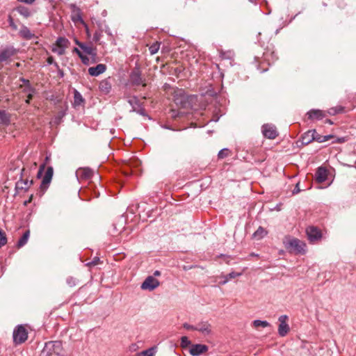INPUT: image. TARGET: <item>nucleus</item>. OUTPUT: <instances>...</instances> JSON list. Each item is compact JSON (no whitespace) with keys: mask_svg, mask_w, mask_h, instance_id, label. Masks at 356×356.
<instances>
[{"mask_svg":"<svg viewBox=\"0 0 356 356\" xmlns=\"http://www.w3.org/2000/svg\"><path fill=\"white\" fill-rule=\"evenodd\" d=\"M47 62L49 65H52V64H54L56 67H58V64L54 62V59L53 58V56H49L47 59Z\"/></svg>","mask_w":356,"mask_h":356,"instance_id":"de8ad7c7","label":"nucleus"},{"mask_svg":"<svg viewBox=\"0 0 356 356\" xmlns=\"http://www.w3.org/2000/svg\"><path fill=\"white\" fill-rule=\"evenodd\" d=\"M314 134H316V131L315 129L309 130L305 132L302 136V143L304 145H308L312 141H314L315 139Z\"/></svg>","mask_w":356,"mask_h":356,"instance_id":"a211bd4d","label":"nucleus"},{"mask_svg":"<svg viewBox=\"0 0 356 356\" xmlns=\"http://www.w3.org/2000/svg\"><path fill=\"white\" fill-rule=\"evenodd\" d=\"M7 243V238L6 233L0 229V248L5 245Z\"/></svg>","mask_w":356,"mask_h":356,"instance_id":"c9c22d12","label":"nucleus"},{"mask_svg":"<svg viewBox=\"0 0 356 356\" xmlns=\"http://www.w3.org/2000/svg\"><path fill=\"white\" fill-rule=\"evenodd\" d=\"M16 53V49L13 47H7L0 49V63L6 61Z\"/></svg>","mask_w":356,"mask_h":356,"instance_id":"1a4fd4ad","label":"nucleus"},{"mask_svg":"<svg viewBox=\"0 0 356 356\" xmlns=\"http://www.w3.org/2000/svg\"><path fill=\"white\" fill-rule=\"evenodd\" d=\"M307 115L310 120H322L325 117L324 111L319 109H312L307 112Z\"/></svg>","mask_w":356,"mask_h":356,"instance_id":"2eb2a0df","label":"nucleus"},{"mask_svg":"<svg viewBox=\"0 0 356 356\" xmlns=\"http://www.w3.org/2000/svg\"><path fill=\"white\" fill-rule=\"evenodd\" d=\"M23 91L27 94L34 93L35 88L33 87H32V86H26V87H24Z\"/></svg>","mask_w":356,"mask_h":356,"instance_id":"58836bf2","label":"nucleus"},{"mask_svg":"<svg viewBox=\"0 0 356 356\" xmlns=\"http://www.w3.org/2000/svg\"><path fill=\"white\" fill-rule=\"evenodd\" d=\"M160 48V43L159 42H155L152 44L149 47V50L152 55L155 54L158 52Z\"/></svg>","mask_w":356,"mask_h":356,"instance_id":"72a5a7b5","label":"nucleus"},{"mask_svg":"<svg viewBox=\"0 0 356 356\" xmlns=\"http://www.w3.org/2000/svg\"><path fill=\"white\" fill-rule=\"evenodd\" d=\"M159 286V281L153 276H148L141 284L143 290L153 291Z\"/></svg>","mask_w":356,"mask_h":356,"instance_id":"423d86ee","label":"nucleus"},{"mask_svg":"<svg viewBox=\"0 0 356 356\" xmlns=\"http://www.w3.org/2000/svg\"><path fill=\"white\" fill-rule=\"evenodd\" d=\"M112 84L110 81V78L105 79L100 81L99 85V90L104 93L108 94L111 90Z\"/></svg>","mask_w":356,"mask_h":356,"instance_id":"f3484780","label":"nucleus"},{"mask_svg":"<svg viewBox=\"0 0 356 356\" xmlns=\"http://www.w3.org/2000/svg\"><path fill=\"white\" fill-rule=\"evenodd\" d=\"M20 81L22 82L23 85H21L20 87L22 88L23 86L24 87H26V86H31L30 81L28 79H25L24 78L20 79Z\"/></svg>","mask_w":356,"mask_h":356,"instance_id":"49530a36","label":"nucleus"},{"mask_svg":"<svg viewBox=\"0 0 356 356\" xmlns=\"http://www.w3.org/2000/svg\"><path fill=\"white\" fill-rule=\"evenodd\" d=\"M32 183V181H29L28 179H21L17 182L16 187L17 188L24 189L26 191L30 187Z\"/></svg>","mask_w":356,"mask_h":356,"instance_id":"b1692460","label":"nucleus"},{"mask_svg":"<svg viewBox=\"0 0 356 356\" xmlns=\"http://www.w3.org/2000/svg\"><path fill=\"white\" fill-rule=\"evenodd\" d=\"M343 110H344V108L343 106H337L336 107L330 108L327 111V113L330 115H336L337 113H342L343 111Z\"/></svg>","mask_w":356,"mask_h":356,"instance_id":"c756f323","label":"nucleus"},{"mask_svg":"<svg viewBox=\"0 0 356 356\" xmlns=\"http://www.w3.org/2000/svg\"><path fill=\"white\" fill-rule=\"evenodd\" d=\"M51 51L54 53L58 54V56H62V55L65 54V49L56 46L55 44L52 47Z\"/></svg>","mask_w":356,"mask_h":356,"instance_id":"f704fd0d","label":"nucleus"},{"mask_svg":"<svg viewBox=\"0 0 356 356\" xmlns=\"http://www.w3.org/2000/svg\"><path fill=\"white\" fill-rule=\"evenodd\" d=\"M191 341L188 339V338L187 337H182L181 338V346L183 348H186V347H188L189 345H191Z\"/></svg>","mask_w":356,"mask_h":356,"instance_id":"e433bc0d","label":"nucleus"},{"mask_svg":"<svg viewBox=\"0 0 356 356\" xmlns=\"http://www.w3.org/2000/svg\"><path fill=\"white\" fill-rule=\"evenodd\" d=\"M314 136L315 137L314 140H316L318 143L325 142V138H323V136L318 134L317 132H316V134H314Z\"/></svg>","mask_w":356,"mask_h":356,"instance_id":"ea45409f","label":"nucleus"},{"mask_svg":"<svg viewBox=\"0 0 356 356\" xmlns=\"http://www.w3.org/2000/svg\"><path fill=\"white\" fill-rule=\"evenodd\" d=\"M29 236H30L29 230H27L24 233L22 236L19 239L17 244V245L19 248L23 247L27 243Z\"/></svg>","mask_w":356,"mask_h":356,"instance_id":"393cba45","label":"nucleus"},{"mask_svg":"<svg viewBox=\"0 0 356 356\" xmlns=\"http://www.w3.org/2000/svg\"><path fill=\"white\" fill-rule=\"evenodd\" d=\"M54 170L51 166L47 167L46 171L44 172V175L42 177V180L41 182V187L43 188H47L50 184L52 177H53Z\"/></svg>","mask_w":356,"mask_h":356,"instance_id":"9b49d317","label":"nucleus"},{"mask_svg":"<svg viewBox=\"0 0 356 356\" xmlns=\"http://www.w3.org/2000/svg\"><path fill=\"white\" fill-rule=\"evenodd\" d=\"M327 122L332 124V122L330 120H327Z\"/></svg>","mask_w":356,"mask_h":356,"instance_id":"bf43d9fd","label":"nucleus"},{"mask_svg":"<svg viewBox=\"0 0 356 356\" xmlns=\"http://www.w3.org/2000/svg\"><path fill=\"white\" fill-rule=\"evenodd\" d=\"M74 104L76 105H80L83 102V98L81 93H79L77 90L74 91Z\"/></svg>","mask_w":356,"mask_h":356,"instance_id":"7c9ffc66","label":"nucleus"},{"mask_svg":"<svg viewBox=\"0 0 356 356\" xmlns=\"http://www.w3.org/2000/svg\"><path fill=\"white\" fill-rule=\"evenodd\" d=\"M61 347L62 343L60 341H49L45 343L44 347L40 353V356L58 355Z\"/></svg>","mask_w":356,"mask_h":356,"instance_id":"f03ea898","label":"nucleus"},{"mask_svg":"<svg viewBox=\"0 0 356 356\" xmlns=\"http://www.w3.org/2000/svg\"><path fill=\"white\" fill-rule=\"evenodd\" d=\"M130 79L134 85L139 86L142 84L143 86H145V83H143L140 72L138 70H134L132 71L130 75Z\"/></svg>","mask_w":356,"mask_h":356,"instance_id":"4468645a","label":"nucleus"},{"mask_svg":"<svg viewBox=\"0 0 356 356\" xmlns=\"http://www.w3.org/2000/svg\"><path fill=\"white\" fill-rule=\"evenodd\" d=\"M261 129L264 136L267 138L275 139L278 135L276 127L273 124H264Z\"/></svg>","mask_w":356,"mask_h":356,"instance_id":"0eeeda50","label":"nucleus"},{"mask_svg":"<svg viewBox=\"0 0 356 356\" xmlns=\"http://www.w3.org/2000/svg\"><path fill=\"white\" fill-rule=\"evenodd\" d=\"M157 351V347L153 346L145 350L138 353L136 356H154Z\"/></svg>","mask_w":356,"mask_h":356,"instance_id":"5701e85b","label":"nucleus"},{"mask_svg":"<svg viewBox=\"0 0 356 356\" xmlns=\"http://www.w3.org/2000/svg\"><path fill=\"white\" fill-rule=\"evenodd\" d=\"M250 1H251V2L254 3V2H255V1H256V0H250Z\"/></svg>","mask_w":356,"mask_h":356,"instance_id":"13d9d810","label":"nucleus"},{"mask_svg":"<svg viewBox=\"0 0 356 356\" xmlns=\"http://www.w3.org/2000/svg\"><path fill=\"white\" fill-rule=\"evenodd\" d=\"M55 44L59 47L66 49L69 47L70 42L66 38L58 37L55 42Z\"/></svg>","mask_w":356,"mask_h":356,"instance_id":"6ab92c4d","label":"nucleus"},{"mask_svg":"<svg viewBox=\"0 0 356 356\" xmlns=\"http://www.w3.org/2000/svg\"><path fill=\"white\" fill-rule=\"evenodd\" d=\"M72 52L76 53L79 56V57L83 54V53L76 47H74L73 49Z\"/></svg>","mask_w":356,"mask_h":356,"instance_id":"09e8293b","label":"nucleus"},{"mask_svg":"<svg viewBox=\"0 0 356 356\" xmlns=\"http://www.w3.org/2000/svg\"><path fill=\"white\" fill-rule=\"evenodd\" d=\"M267 231L262 227H259L253 234L252 236L256 240L263 238L267 234Z\"/></svg>","mask_w":356,"mask_h":356,"instance_id":"412c9836","label":"nucleus"},{"mask_svg":"<svg viewBox=\"0 0 356 356\" xmlns=\"http://www.w3.org/2000/svg\"><path fill=\"white\" fill-rule=\"evenodd\" d=\"M252 325L255 328H258L259 327H266L270 326V323L266 321L254 320L252 322Z\"/></svg>","mask_w":356,"mask_h":356,"instance_id":"cd10ccee","label":"nucleus"},{"mask_svg":"<svg viewBox=\"0 0 356 356\" xmlns=\"http://www.w3.org/2000/svg\"><path fill=\"white\" fill-rule=\"evenodd\" d=\"M92 170L89 168H79L76 171V176L78 179L86 180L92 177Z\"/></svg>","mask_w":356,"mask_h":356,"instance_id":"9d476101","label":"nucleus"},{"mask_svg":"<svg viewBox=\"0 0 356 356\" xmlns=\"http://www.w3.org/2000/svg\"><path fill=\"white\" fill-rule=\"evenodd\" d=\"M355 168H356V160H355Z\"/></svg>","mask_w":356,"mask_h":356,"instance_id":"052dcab7","label":"nucleus"},{"mask_svg":"<svg viewBox=\"0 0 356 356\" xmlns=\"http://www.w3.org/2000/svg\"><path fill=\"white\" fill-rule=\"evenodd\" d=\"M67 283L70 286H74L76 285V280L73 277H68L67 279Z\"/></svg>","mask_w":356,"mask_h":356,"instance_id":"37998d69","label":"nucleus"},{"mask_svg":"<svg viewBox=\"0 0 356 356\" xmlns=\"http://www.w3.org/2000/svg\"><path fill=\"white\" fill-rule=\"evenodd\" d=\"M94 40L98 41L99 40V35L97 33H95L94 35Z\"/></svg>","mask_w":356,"mask_h":356,"instance_id":"864d4df0","label":"nucleus"},{"mask_svg":"<svg viewBox=\"0 0 356 356\" xmlns=\"http://www.w3.org/2000/svg\"><path fill=\"white\" fill-rule=\"evenodd\" d=\"M9 122V117L4 111L0 110V124H6Z\"/></svg>","mask_w":356,"mask_h":356,"instance_id":"2f4dec72","label":"nucleus"},{"mask_svg":"<svg viewBox=\"0 0 356 356\" xmlns=\"http://www.w3.org/2000/svg\"><path fill=\"white\" fill-rule=\"evenodd\" d=\"M74 14L72 17V19L74 22L82 21L79 9L76 8L75 6H74Z\"/></svg>","mask_w":356,"mask_h":356,"instance_id":"473e14b6","label":"nucleus"},{"mask_svg":"<svg viewBox=\"0 0 356 356\" xmlns=\"http://www.w3.org/2000/svg\"><path fill=\"white\" fill-rule=\"evenodd\" d=\"M284 243L285 248L291 252L302 254L306 252V244L298 238H286Z\"/></svg>","mask_w":356,"mask_h":356,"instance_id":"f257e3e1","label":"nucleus"},{"mask_svg":"<svg viewBox=\"0 0 356 356\" xmlns=\"http://www.w3.org/2000/svg\"><path fill=\"white\" fill-rule=\"evenodd\" d=\"M327 172L325 168L320 167L317 169L315 174V179L318 183H323L327 179Z\"/></svg>","mask_w":356,"mask_h":356,"instance_id":"dca6fc26","label":"nucleus"},{"mask_svg":"<svg viewBox=\"0 0 356 356\" xmlns=\"http://www.w3.org/2000/svg\"><path fill=\"white\" fill-rule=\"evenodd\" d=\"M79 47L83 50L84 53L88 55H96L95 49L92 47V45H88L82 42Z\"/></svg>","mask_w":356,"mask_h":356,"instance_id":"aec40b11","label":"nucleus"},{"mask_svg":"<svg viewBox=\"0 0 356 356\" xmlns=\"http://www.w3.org/2000/svg\"><path fill=\"white\" fill-rule=\"evenodd\" d=\"M333 136L332 135H327V136H323V138H325V142L327 141L330 138H332Z\"/></svg>","mask_w":356,"mask_h":356,"instance_id":"5fc2aeb1","label":"nucleus"},{"mask_svg":"<svg viewBox=\"0 0 356 356\" xmlns=\"http://www.w3.org/2000/svg\"><path fill=\"white\" fill-rule=\"evenodd\" d=\"M16 10L17 11V13H19L21 15L25 17H28L29 16H30V11L29 10L24 7V6H19L16 8Z\"/></svg>","mask_w":356,"mask_h":356,"instance_id":"c85d7f7f","label":"nucleus"},{"mask_svg":"<svg viewBox=\"0 0 356 356\" xmlns=\"http://www.w3.org/2000/svg\"><path fill=\"white\" fill-rule=\"evenodd\" d=\"M300 191V189L299 188V183H298L296 185V187L295 188L293 189V194H297Z\"/></svg>","mask_w":356,"mask_h":356,"instance_id":"3c124183","label":"nucleus"},{"mask_svg":"<svg viewBox=\"0 0 356 356\" xmlns=\"http://www.w3.org/2000/svg\"><path fill=\"white\" fill-rule=\"evenodd\" d=\"M44 169H45V165L44 164H42V165H41L40 166V168H39L38 174H37V177L38 178H40L42 177V172L44 170Z\"/></svg>","mask_w":356,"mask_h":356,"instance_id":"a18cd8bd","label":"nucleus"},{"mask_svg":"<svg viewBox=\"0 0 356 356\" xmlns=\"http://www.w3.org/2000/svg\"><path fill=\"white\" fill-rule=\"evenodd\" d=\"M208 347L203 344H195L193 345L190 348V354L193 356H198L201 354L207 352Z\"/></svg>","mask_w":356,"mask_h":356,"instance_id":"f8f14e48","label":"nucleus"},{"mask_svg":"<svg viewBox=\"0 0 356 356\" xmlns=\"http://www.w3.org/2000/svg\"><path fill=\"white\" fill-rule=\"evenodd\" d=\"M99 259H94L92 262L89 263L88 265L89 266H95L98 264Z\"/></svg>","mask_w":356,"mask_h":356,"instance_id":"603ef678","label":"nucleus"},{"mask_svg":"<svg viewBox=\"0 0 356 356\" xmlns=\"http://www.w3.org/2000/svg\"><path fill=\"white\" fill-rule=\"evenodd\" d=\"M183 327L187 330H195V325H190L187 323H184Z\"/></svg>","mask_w":356,"mask_h":356,"instance_id":"c03bdc74","label":"nucleus"},{"mask_svg":"<svg viewBox=\"0 0 356 356\" xmlns=\"http://www.w3.org/2000/svg\"><path fill=\"white\" fill-rule=\"evenodd\" d=\"M33 94L34 93H29V94H28L27 99H26V104H30V101H31V99H32V98L33 97Z\"/></svg>","mask_w":356,"mask_h":356,"instance_id":"8fccbe9b","label":"nucleus"},{"mask_svg":"<svg viewBox=\"0 0 356 356\" xmlns=\"http://www.w3.org/2000/svg\"><path fill=\"white\" fill-rule=\"evenodd\" d=\"M74 41L75 44H76V45H78L79 47H80V45H81V43H82L81 42H80V41H79L78 39H76V38H74Z\"/></svg>","mask_w":356,"mask_h":356,"instance_id":"6e6d98bb","label":"nucleus"},{"mask_svg":"<svg viewBox=\"0 0 356 356\" xmlns=\"http://www.w3.org/2000/svg\"><path fill=\"white\" fill-rule=\"evenodd\" d=\"M306 233L311 243H315L321 238L320 230L315 227H309L307 228Z\"/></svg>","mask_w":356,"mask_h":356,"instance_id":"6e6552de","label":"nucleus"},{"mask_svg":"<svg viewBox=\"0 0 356 356\" xmlns=\"http://www.w3.org/2000/svg\"><path fill=\"white\" fill-rule=\"evenodd\" d=\"M242 275V273L231 272L227 275L222 276L223 280L220 282V284H225L229 280L236 278Z\"/></svg>","mask_w":356,"mask_h":356,"instance_id":"4be33fe9","label":"nucleus"},{"mask_svg":"<svg viewBox=\"0 0 356 356\" xmlns=\"http://www.w3.org/2000/svg\"><path fill=\"white\" fill-rule=\"evenodd\" d=\"M155 276H159L161 275V273L159 270H156L154 273Z\"/></svg>","mask_w":356,"mask_h":356,"instance_id":"4d7b16f0","label":"nucleus"},{"mask_svg":"<svg viewBox=\"0 0 356 356\" xmlns=\"http://www.w3.org/2000/svg\"><path fill=\"white\" fill-rule=\"evenodd\" d=\"M13 342L17 344H21L25 342L28 339V332L22 325L17 326L13 331Z\"/></svg>","mask_w":356,"mask_h":356,"instance_id":"7ed1b4c3","label":"nucleus"},{"mask_svg":"<svg viewBox=\"0 0 356 356\" xmlns=\"http://www.w3.org/2000/svg\"><path fill=\"white\" fill-rule=\"evenodd\" d=\"M19 35L25 39H31L33 34L31 33L30 30L26 26H23L20 31Z\"/></svg>","mask_w":356,"mask_h":356,"instance_id":"bb28decb","label":"nucleus"},{"mask_svg":"<svg viewBox=\"0 0 356 356\" xmlns=\"http://www.w3.org/2000/svg\"><path fill=\"white\" fill-rule=\"evenodd\" d=\"M176 96H179V98H176L175 99V103L177 104H181L184 102V100L185 99L184 91L181 89L175 90V97Z\"/></svg>","mask_w":356,"mask_h":356,"instance_id":"a878e982","label":"nucleus"},{"mask_svg":"<svg viewBox=\"0 0 356 356\" xmlns=\"http://www.w3.org/2000/svg\"><path fill=\"white\" fill-rule=\"evenodd\" d=\"M195 330L203 336H209L212 334V326L208 321H200L195 325Z\"/></svg>","mask_w":356,"mask_h":356,"instance_id":"39448f33","label":"nucleus"},{"mask_svg":"<svg viewBox=\"0 0 356 356\" xmlns=\"http://www.w3.org/2000/svg\"><path fill=\"white\" fill-rule=\"evenodd\" d=\"M229 150L228 149H222L218 152V157L220 159H224L229 154Z\"/></svg>","mask_w":356,"mask_h":356,"instance_id":"4c0bfd02","label":"nucleus"},{"mask_svg":"<svg viewBox=\"0 0 356 356\" xmlns=\"http://www.w3.org/2000/svg\"><path fill=\"white\" fill-rule=\"evenodd\" d=\"M106 70V66L104 64H98L95 67H90L88 68V74L92 76H97L103 74Z\"/></svg>","mask_w":356,"mask_h":356,"instance_id":"ddd939ff","label":"nucleus"},{"mask_svg":"<svg viewBox=\"0 0 356 356\" xmlns=\"http://www.w3.org/2000/svg\"><path fill=\"white\" fill-rule=\"evenodd\" d=\"M8 22H9V25L13 29V30H17V25L15 24L14 21H13V19L11 17V16H9L8 17Z\"/></svg>","mask_w":356,"mask_h":356,"instance_id":"a19ab883","label":"nucleus"},{"mask_svg":"<svg viewBox=\"0 0 356 356\" xmlns=\"http://www.w3.org/2000/svg\"><path fill=\"white\" fill-rule=\"evenodd\" d=\"M288 316L282 315L279 317L278 321L280 322V325L278 327V334L281 337H284L289 332L290 328L287 323Z\"/></svg>","mask_w":356,"mask_h":356,"instance_id":"20e7f679","label":"nucleus"},{"mask_svg":"<svg viewBox=\"0 0 356 356\" xmlns=\"http://www.w3.org/2000/svg\"><path fill=\"white\" fill-rule=\"evenodd\" d=\"M79 58H81L82 63L84 64V65H89L90 63V59L88 57H87L86 56L82 54L81 56H79Z\"/></svg>","mask_w":356,"mask_h":356,"instance_id":"79ce46f5","label":"nucleus"}]
</instances>
